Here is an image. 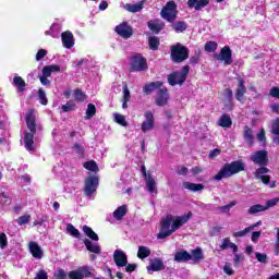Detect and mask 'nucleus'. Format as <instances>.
I'll return each mask as SVG.
<instances>
[{"label":"nucleus","mask_w":279,"mask_h":279,"mask_svg":"<svg viewBox=\"0 0 279 279\" xmlns=\"http://www.w3.org/2000/svg\"><path fill=\"white\" fill-rule=\"evenodd\" d=\"M73 149L77 154L78 158H84L85 150H84V146H82V144L75 143L73 145Z\"/></svg>","instance_id":"nucleus-51"},{"label":"nucleus","mask_w":279,"mask_h":279,"mask_svg":"<svg viewBox=\"0 0 279 279\" xmlns=\"http://www.w3.org/2000/svg\"><path fill=\"white\" fill-rule=\"evenodd\" d=\"M61 40L65 49H72V47L75 45V40L73 39V33H71L70 31L63 32L61 34Z\"/></svg>","instance_id":"nucleus-20"},{"label":"nucleus","mask_w":279,"mask_h":279,"mask_svg":"<svg viewBox=\"0 0 279 279\" xmlns=\"http://www.w3.org/2000/svg\"><path fill=\"white\" fill-rule=\"evenodd\" d=\"M170 58L174 64H180L189 60V48L186 46H182V44L171 46Z\"/></svg>","instance_id":"nucleus-5"},{"label":"nucleus","mask_w":279,"mask_h":279,"mask_svg":"<svg viewBox=\"0 0 279 279\" xmlns=\"http://www.w3.org/2000/svg\"><path fill=\"white\" fill-rule=\"evenodd\" d=\"M279 202V198H272L266 202V206H264V208H267V210H269V208H274V206H276Z\"/></svg>","instance_id":"nucleus-62"},{"label":"nucleus","mask_w":279,"mask_h":279,"mask_svg":"<svg viewBox=\"0 0 279 279\" xmlns=\"http://www.w3.org/2000/svg\"><path fill=\"white\" fill-rule=\"evenodd\" d=\"M189 73H191V66L183 65L181 71H174L168 75V84L170 86H182L186 82Z\"/></svg>","instance_id":"nucleus-3"},{"label":"nucleus","mask_w":279,"mask_h":279,"mask_svg":"<svg viewBox=\"0 0 279 279\" xmlns=\"http://www.w3.org/2000/svg\"><path fill=\"white\" fill-rule=\"evenodd\" d=\"M26 128L28 131L24 132V147L26 151H36L34 147V136H36V114L34 109H29L26 113Z\"/></svg>","instance_id":"nucleus-1"},{"label":"nucleus","mask_w":279,"mask_h":279,"mask_svg":"<svg viewBox=\"0 0 279 279\" xmlns=\"http://www.w3.org/2000/svg\"><path fill=\"white\" fill-rule=\"evenodd\" d=\"M265 210H267V207L257 204V205H253L248 208L247 213L248 215H256L258 213H265Z\"/></svg>","instance_id":"nucleus-40"},{"label":"nucleus","mask_w":279,"mask_h":279,"mask_svg":"<svg viewBox=\"0 0 279 279\" xmlns=\"http://www.w3.org/2000/svg\"><path fill=\"white\" fill-rule=\"evenodd\" d=\"M147 27L150 29V32H153V34L158 35L160 32H162V29H165V27H167V25L162 20L155 19L147 22Z\"/></svg>","instance_id":"nucleus-17"},{"label":"nucleus","mask_w":279,"mask_h":279,"mask_svg":"<svg viewBox=\"0 0 279 279\" xmlns=\"http://www.w3.org/2000/svg\"><path fill=\"white\" fill-rule=\"evenodd\" d=\"M255 257L258 260V263L267 264V254L255 253Z\"/></svg>","instance_id":"nucleus-61"},{"label":"nucleus","mask_w":279,"mask_h":279,"mask_svg":"<svg viewBox=\"0 0 279 279\" xmlns=\"http://www.w3.org/2000/svg\"><path fill=\"white\" fill-rule=\"evenodd\" d=\"M269 96L270 97H274V99H278L279 100V87H272L270 90H269Z\"/></svg>","instance_id":"nucleus-63"},{"label":"nucleus","mask_w":279,"mask_h":279,"mask_svg":"<svg viewBox=\"0 0 279 279\" xmlns=\"http://www.w3.org/2000/svg\"><path fill=\"white\" fill-rule=\"evenodd\" d=\"M148 46L151 51H158V48L160 47V38L156 36H151L148 38Z\"/></svg>","instance_id":"nucleus-37"},{"label":"nucleus","mask_w":279,"mask_h":279,"mask_svg":"<svg viewBox=\"0 0 279 279\" xmlns=\"http://www.w3.org/2000/svg\"><path fill=\"white\" fill-rule=\"evenodd\" d=\"M210 3V0H187V8L199 11L206 8Z\"/></svg>","instance_id":"nucleus-23"},{"label":"nucleus","mask_w":279,"mask_h":279,"mask_svg":"<svg viewBox=\"0 0 279 279\" xmlns=\"http://www.w3.org/2000/svg\"><path fill=\"white\" fill-rule=\"evenodd\" d=\"M233 206H236L235 201H232L228 205L219 207V210H221V213H230V208H233Z\"/></svg>","instance_id":"nucleus-55"},{"label":"nucleus","mask_w":279,"mask_h":279,"mask_svg":"<svg viewBox=\"0 0 279 279\" xmlns=\"http://www.w3.org/2000/svg\"><path fill=\"white\" fill-rule=\"evenodd\" d=\"M159 14L163 21L173 23L178 19V4L173 0L168 1Z\"/></svg>","instance_id":"nucleus-6"},{"label":"nucleus","mask_w":279,"mask_h":279,"mask_svg":"<svg viewBox=\"0 0 279 279\" xmlns=\"http://www.w3.org/2000/svg\"><path fill=\"white\" fill-rule=\"evenodd\" d=\"M257 141L262 143L263 147L267 145V136L265 135V129H260L257 134Z\"/></svg>","instance_id":"nucleus-49"},{"label":"nucleus","mask_w":279,"mask_h":279,"mask_svg":"<svg viewBox=\"0 0 279 279\" xmlns=\"http://www.w3.org/2000/svg\"><path fill=\"white\" fill-rule=\"evenodd\" d=\"M113 260L117 267L128 266V255L123 251L116 250L113 253Z\"/></svg>","instance_id":"nucleus-19"},{"label":"nucleus","mask_w":279,"mask_h":279,"mask_svg":"<svg viewBox=\"0 0 279 279\" xmlns=\"http://www.w3.org/2000/svg\"><path fill=\"white\" fill-rule=\"evenodd\" d=\"M271 134L279 136V118H277L271 124Z\"/></svg>","instance_id":"nucleus-53"},{"label":"nucleus","mask_w":279,"mask_h":279,"mask_svg":"<svg viewBox=\"0 0 279 279\" xmlns=\"http://www.w3.org/2000/svg\"><path fill=\"white\" fill-rule=\"evenodd\" d=\"M145 121L142 123V132L147 133L151 130H154V126L156 125V120L154 119V113L151 111H146L144 113Z\"/></svg>","instance_id":"nucleus-16"},{"label":"nucleus","mask_w":279,"mask_h":279,"mask_svg":"<svg viewBox=\"0 0 279 279\" xmlns=\"http://www.w3.org/2000/svg\"><path fill=\"white\" fill-rule=\"evenodd\" d=\"M114 121L122 128H128V121H125V117L123 114L116 113Z\"/></svg>","instance_id":"nucleus-48"},{"label":"nucleus","mask_w":279,"mask_h":279,"mask_svg":"<svg viewBox=\"0 0 279 279\" xmlns=\"http://www.w3.org/2000/svg\"><path fill=\"white\" fill-rule=\"evenodd\" d=\"M171 27L175 32V34H182L186 32V29H189V24H186V22L184 21H173L171 23Z\"/></svg>","instance_id":"nucleus-27"},{"label":"nucleus","mask_w":279,"mask_h":279,"mask_svg":"<svg viewBox=\"0 0 279 279\" xmlns=\"http://www.w3.org/2000/svg\"><path fill=\"white\" fill-rule=\"evenodd\" d=\"M265 173H269V168L265 167V166H260L259 168H257L255 170V178L260 179L263 178V175H265Z\"/></svg>","instance_id":"nucleus-46"},{"label":"nucleus","mask_w":279,"mask_h":279,"mask_svg":"<svg viewBox=\"0 0 279 279\" xmlns=\"http://www.w3.org/2000/svg\"><path fill=\"white\" fill-rule=\"evenodd\" d=\"M122 90H123V98H122V100L130 101V99H132V96L130 95V88H128V85H124L122 87Z\"/></svg>","instance_id":"nucleus-56"},{"label":"nucleus","mask_w":279,"mask_h":279,"mask_svg":"<svg viewBox=\"0 0 279 279\" xmlns=\"http://www.w3.org/2000/svg\"><path fill=\"white\" fill-rule=\"evenodd\" d=\"M83 243L87 252H92V254H101V246H99V243H92L88 239H85Z\"/></svg>","instance_id":"nucleus-26"},{"label":"nucleus","mask_w":279,"mask_h":279,"mask_svg":"<svg viewBox=\"0 0 279 279\" xmlns=\"http://www.w3.org/2000/svg\"><path fill=\"white\" fill-rule=\"evenodd\" d=\"M175 263H189L191 260V254L189 251H179L174 254Z\"/></svg>","instance_id":"nucleus-28"},{"label":"nucleus","mask_w":279,"mask_h":279,"mask_svg":"<svg viewBox=\"0 0 279 279\" xmlns=\"http://www.w3.org/2000/svg\"><path fill=\"white\" fill-rule=\"evenodd\" d=\"M97 114V107L94 104H88L86 109V119H93Z\"/></svg>","instance_id":"nucleus-42"},{"label":"nucleus","mask_w":279,"mask_h":279,"mask_svg":"<svg viewBox=\"0 0 279 279\" xmlns=\"http://www.w3.org/2000/svg\"><path fill=\"white\" fill-rule=\"evenodd\" d=\"M214 58L215 60L223 62L227 66H230V64H232V49L230 46H225L220 49V53L214 54Z\"/></svg>","instance_id":"nucleus-10"},{"label":"nucleus","mask_w":279,"mask_h":279,"mask_svg":"<svg viewBox=\"0 0 279 279\" xmlns=\"http://www.w3.org/2000/svg\"><path fill=\"white\" fill-rule=\"evenodd\" d=\"M70 279H84V278H93V272L90 271V266H82L78 267L77 270H71L68 274Z\"/></svg>","instance_id":"nucleus-11"},{"label":"nucleus","mask_w":279,"mask_h":279,"mask_svg":"<svg viewBox=\"0 0 279 279\" xmlns=\"http://www.w3.org/2000/svg\"><path fill=\"white\" fill-rule=\"evenodd\" d=\"M116 33L124 39L132 38V36H134V29L132 26L128 25V22H122L120 25L116 26Z\"/></svg>","instance_id":"nucleus-14"},{"label":"nucleus","mask_w":279,"mask_h":279,"mask_svg":"<svg viewBox=\"0 0 279 279\" xmlns=\"http://www.w3.org/2000/svg\"><path fill=\"white\" fill-rule=\"evenodd\" d=\"M241 171H245V163L243 160L231 161L230 163H225L218 173L214 175L213 180L221 182L223 178H232V175H236V173H241Z\"/></svg>","instance_id":"nucleus-2"},{"label":"nucleus","mask_w":279,"mask_h":279,"mask_svg":"<svg viewBox=\"0 0 279 279\" xmlns=\"http://www.w3.org/2000/svg\"><path fill=\"white\" fill-rule=\"evenodd\" d=\"M148 69L147 59L143 54L135 52L130 57V73H142Z\"/></svg>","instance_id":"nucleus-4"},{"label":"nucleus","mask_w":279,"mask_h":279,"mask_svg":"<svg viewBox=\"0 0 279 279\" xmlns=\"http://www.w3.org/2000/svg\"><path fill=\"white\" fill-rule=\"evenodd\" d=\"M0 247L5 250L8 247V235L4 232L0 233Z\"/></svg>","instance_id":"nucleus-54"},{"label":"nucleus","mask_w":279,"mask_h":279,"mask_svg":"<svg viewBox=\"0 0 279 279\" xmlns=\"http://www.w3.org/2000/svg\"><path fill=\"white\" fill-rule=\"evenodd\" d=\"M75 108H76V105L73 100H70L65 105L61 106L62 112H73Z\"/></svg>","instance_id":"nucleus-43"},{"label":"nucleus","mask_w":279,"mask_h":279,"mask_svg":"<svg viewBox=\"0 0 279 279\" xmlns=\"http://www.w3.org/2000/svg\"><path fill=\"white\" fill-rule=\"evenodd\" d=\"M223 97L227 101V104H225V108H227V110H234V102L232 101V99H234V94L232 89L226 88L223 90Z\"/></svg>","instance_id":"nucleus-21"},{"label":"nucleus","mask_w":279,"mask_h":279,"mask_svg":"<svg viewBox=\"0 0 279 279\" xmlns=\"http://www.w3.org/2000/svg\"><path fill=\"white\" fill-rule=\"evenodd\" d=\"M191 217H193V213L189 211L187 214L183 215V216H173V220H172V226H171V232H175L178 230H180V228H182V226L186 225L189 222V220L191 219Z\"/></svg>","instance_id":"nucleus-12"},{"label":"nucleus","mask_w":279,"mask_h":279,"mask_svg":"<svg viewBox=\"0 0 279 279\" xmlns=\"http://www.w3.org/2000/svg\"><path fill=\"white\" fill-rule=\"evenodd\" d=\"M218 125L220 128H226V129L232 128V118H230L228 113H223L218 120Z\"/></svg>","instance_id":"nucleus-31"},{"label":"nucleus","mask_w":279,"mask_h":279,"mask_svg":"<svg viewBox=\"0 0 279 279\" xmlns=\"http://www.w3.org/2000/svg\"><path fill=\"white\" fill-rule=\"evenodd\" d=\"M66 234H70V236H73L74 239H82V233H80V230L72 223L66 225Z\"/></svg>","instance_id":"nucleus-35"},{"label":"nucleus","mask_w":279,"mask_h":279,"mask_svg":"<svg viewBox=\"0 0 279 279\" xmlns=\"http://www.w3.org/2000/svg\"><path fill=\"white\" fill-rule=\"evenodd\" d=\"M56 279H66V271L64 269L60 268L56 274H54Z\"/></svg>","instance_id":"nucleus-64"},{"label":"nucleus","mask_w":279,"mask_h":279,"mask_svg":"<svg viewBox=\"0 0 279 279\" xmlns=\"http://www.w3.org/2000/svg\"><path fill=\"white\" fill-rule=\"evenodd\" d=\"M125 10H128V12H141V10H143V2L140 3H135V4H131V3H126L124 5Z\"/></svg>","instance_id":"nucleus-39"},{"label":"nucleus","mask_w":279,"mask_h":279,"mask_svg":"<svg viewBox=\"0 0 279 279\" xmlns=\"http://www.w3.org/2000/svg\"><path fill=\"white\" fill-rule=\"evenodd\" d=\"M217 41H207L205 44V51H207V53H213L215 51H217Z\"/></svg>","instance_id":"nucleus-45"},{"label":"nucleus","mask_w":279,"mask_h":279,"mask_svg":"<svg viewBox=\"0 0 279 279\" xmlns=\"http://www.w3.org/2000/svg\"><path fill=\"white\" fill-rule=\"evenodd\" d=\"M83 232L84 234H86V236H88V239H90L92 241H99V235H97L94 231L93 228L88 227V226H83Z\"/></svg>","instance_id":"nucleus-38"},{"label":"nucleus","mask_w":279,"mask_h":279,"mask_svg":"<svg viewBox=\"0 0 279 279\" xmlns=\"http://www.w3.org/2000/svg\"><path fill=\"white\" fill-rule=\"evenodd\" d=\"M155 104L159 108H162L169 104V89L167 87H161L159 90H157Z\"/></svg>","instance_id":"nucleus-15"},{"label":"nucleus","mask_w":279,"mask_h":279,"mask_svg":"<svg viewBox=\"0 0 279 279\" xmlns=\"http://www.w3.org/2000/svg\"><path fill=\"white\" fill-rule=\"evenodd\" d=\"M243 254H235L233 257V265L234 267H239V265H241V263H243Z\"/></svg>","instance_id":"nucleus-57"},{"label":"nucleus","mask_w":279,"mask_h":279,"mask_svg":"<svg viewBox=\"0 0 279 279\" xmlns=\"http://www.w3.org/2000/svg\"><path fill=\"white\" fill-rule=\"evenodd\" d=\"M251 161L259 167H267L269 165V155L265 149L257 150L251 155Z\"/></svg>","instance_id":"nucleus-9"},{"label":"nucleus","mask_w":279,"mask_h":279,"mask_svg":"<svg viewBox=\"0 0 279 279\" xmlns=\"http://www.w3.org/2000/svg\"><path fill=\"white\" fill-rule=\"evenodd\" d=\"M183 189L186 191H191L192 193H197L199 191H204V184L202 183H192V182H183Z\"/></svg>","instance_id":"nucleus-29"},{"label":"nucleus","mask_w":279,"mask_h":279,"mask_svg":"<svg viewBox=\"0 0 279 279\" xmlns=\"http://www.w3.org/2000/svg\"><path fill=\"white\" fill-rule=\"evenodd\" d=\"M38 97L41 106H47L49 104V100L47 99V94H45V89H38Z\"/></svg>","instance_id":"nucleus-47"},{"label":"nucleus","mask_w":279,"mask_h":279,"mask_svg":"<svg viewBox=\"0 0 279 279\" xmlns=\"http://www.w3.org/2000/svg\"><path fill=\"white\" fill-rule=\"evenodd\" d=\"M86 94H84V92L80 88H76L74 90V99L75 101H86Z\"/></svg>","instance_id":"nucleus-44"},{"label":"nucleus","mask_w":279,"mask_h":279,"mask_svg":"<svg viewBox=\"0 0 279 279\" xmlns=\"http://www.w3.org/2000/svg\"><path fill=\"white\" fill-rule=\"evenodd\" d=\"M13 84L14 86L17 87L19 93H25V86H27V84L25 83V81L23 80V77L21 76H15L13 78Z\"/></svg>","instance_id":"nucleus-36"},{"label":"nucleus","mask_w":279,"mask_h":279,"mask_svg":"<svg viewBox=\"0 0 279 279\" xmlns=\"http://www.w3.org/2000/svg\"><path fill=\"white\" fill-rule=\"evenodd\" d=\"M252 230H254V227H247V228H245V229L242 230V231L234 232V233H233V236H234L235 239H239V238H241V236H245V234H250V232H252Z\"/></svg>","instance_id":"nucleus-50"},{"label":"nucleus","mask_w":279,"mask_h":279,"mask_svg":"<svg viewBox=\"0 0 279 279\" xmlns=\"http://www.w3.org/2000/svg\"><path fill=\"white\" fill-rule=\"evenodd\" d=\"M232 242L230 241V238H225L222 240V244L220 245V250L225 251L228 250V247H231Z\"/></svg>","instance_id":"nucleus-59"},{"label":"nucleus","mask_w":279,"mask_h":279,"mask_svg":"<svg viewBox=\"0 0 279 279\" xmlns=\"http://www.w3.org/2000/svg\"><path fill=\"white\" fill-rule=\"evenodd\" d=\"M243 138L247 143L248 147H254V131L250 126L243 128Z\"/></svg>","instance_id":"nucleus-24"},{"label":"nucleus","mask_w":279,"mask_h":279,"mask_svg":"<svg viewBox=\"0 0 279 279\" xmlns=\"http://www.w3.org/2000/svg\"><path fill=\"white\" fill-rule=\"evenodd\" d=\"M162 269H165V263L160 258L150 260V264L147 266V271H162Z\"/></svg>","instance_id":"nucleus-25"},{"label":"nucleus","mask_w":279,"mask_h":279,"mask_svg":"<svg viewBox=\"0 0 279 279\" xmlns=\"http://www.w3.org/2000/svg\"><path fill=\"white\" fill-rule=\"evenodd\" d=\"M165 86L162 81L150 82L144 85L143 93L144 95H151L154 90H159Z\"/></svg>","instance_id":"nucleus-18"},{"label":"nucleus","mask_w":279,"mask_h":279,"mask_svg":"<svg viewBox=\"0 0 279 279\" xmlns=\"http://www.w3.org/2000/svg\"><path fill=\"white\" fill-rule=\"evenodd\" d=\"M83 167L84 169H87V171H99V166H97V162L95 160L84 162Z\"/></svg>","instance_id":"nucleus-41"},{"label":"nucleus","mask_w":279,"mask_h":279,"mask_svg":"<svg viewBox=\"0 0 279 279\" xmlns=\"http://www.w3.org/2000/svg\"><path fill=\"white\" fill-rule=\"evenodd\" d=\"M236 80H238V87L235 89L234 97L236 101H240V104H243L247 99L245 97V94L247 93V87H245V80H243V77L239 76Z\"/></svg>","instance_id":"nucleus-13"},{"label":"nucleus","mask_w":279,"mask_h":279,"mask_svg":"<svg viewBox=\"0 0 279 279\" xmlns=\"http://www.w3.org/2000/svg\"><path fill=\"white\" fill-rule=\"evenodd\" d=\"M217 156H221V149H219V148L210 150L209 155H208V159L213 160V159L217 158Z\"/></svg>","instance_id":"nucleus-58"},{"label":"nucleus","mask_w":279,"mask_h":279,"mask_svg":"<svg viewBox=\"0 0 279 279\" xmlns=\"http://www.w3.org/2000/svg\"><path fill=\"white\" fill-rule=\"evenodd\" d=\"M148 256H151V250H149V247L147 246H138V251H137V258H141V260L148 258Z\"/></svg>","instance_id":"nucleus-34"},{"label":"nucleus","mask_w":279,"mask_h":279,"mask_svg":"<svg viewBox=\"0 0 279 279\" xmlns=\"http://www.w3.org/2000/svg\"><path fill=\"white\" fill-rule=\"evenodd\" d=\"M31 219H32L31 215H24L17 218V223L20 226H26V223H29Z\"/></svg>","instance_id":"nucleus-52"},{"label":"nucleus","mask_w":279,"mask_h":279,"mask_svg":"<svg viewBox=\"0 0 279 279\" xmlns=\"http://www.w3.org/2000/svg\"><path fill=\"white\" fill-rule=\"evenodd\" d=\"M146 189L148 193H158V187H156V180H154L151 174H148L146 178Z\"/></svg>","instance_id":"nucleus-33"},{"label":"nucleus","mask_w":279,"mask_h":279,"mask_svg":"<svg viewBox=\"0 0 279 279\" xmlns=\"http://www.w3.org/2000/svg\"><path fill=\"white\" fill-rule=\"evenodd\" d=\"M128 215V205H122L113 211V217L117 221H121Z\"/></svg>","instance_id":"nucleus-32"},{"label":"nucleus","mask_w":279,"mask_h":279,"mask_svg":"<svg viewBox=\"0 0 279 279\" xmlns=\"http://www.w3.org/2000/svg\"><path fill=\"white\" fill-rule=\"evenodd\" d=\"M28 247L33 258H43L45 253L43 252V248L40 247V245H38V243L29 242Z\"/></svg>","instance_id":"nucleus-22"},{"label":"nucleus","mask_w":279,"mask_h":279,"mask_svg":"<svg viewBox=\"0 0 279 279\" xmlns=\"http://www.w3.org/2000/svg\"><path fill=\"white\" fill-rule=\"evenodd\" d=\"M99 186V177L89 175L85 179L84 193L87 197H90L97 193Z\"/></svg>","instance_id":"nucleus-8"},{"label":"nucleus","mask_w":279,"mask_h":279,"mask_svg":"<svg viewBox=\"0 0 279 279\" xmlns=\"http://www.w3.org/2000/svg\"><path fill=\"white\" fill-rule=\"evenodd\" d=\"M171 226H173V215L169 214L160 220V232L157 234V239H167L171 236Z\"/></svg>","instance_id":"nucleus-7"},{"label":"nucleus","mask_w":279,"mask_h":279,"mask_svg":"<svg viewBox=\"0 0 279 279\" xmlns=\"http://www.w3.org/2000/svg\"><path fill=\"white\" fill-rule=\"evenodd\" d=\"M34 279H49V275H47V271L45 269L38 270Z\"/></svg>","instance_id":"nucleus-60"},{"label":"nucleus","mask_w":279,"mask_h":279,"mask_svg":"<svg viewBox=\"0 0 279 279\" xmlns=\"http://www.w3.org/2000/svg\"><path fill=\"white\" fill-rule=\"evenodd\" d=\"M190 256L191 260H193L194 264L204 260V252L202 251V247H196L192 250Z\"/></svg>","instance_id":"nucleus-30"}]
</instances>
